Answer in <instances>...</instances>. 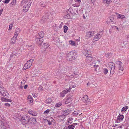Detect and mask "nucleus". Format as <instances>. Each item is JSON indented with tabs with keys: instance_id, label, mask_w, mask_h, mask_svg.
Here are the masks:
<instances>
[{
	"instance_id": "35",
	"label": "nucleus",
	"mask_w": 129,
	"mask_h": 129,
	"mask_svg": "<svg viewBox=\"0 0 129 129\" xmlns=\"http://www.w3.org/2000/svg\"><path fill=\"white\" fill-rule=\"evenodd\" d=\"M4 126L3 122L2 121L0 120V129H2Z\"/></svg>"
},
{
	"instance_id": "55",
	"label": "nucleus",
	"mask_w": 129,
	"mask_h": 129,
	"mask_svg": "<svg viewBox=\"0 0 129 129\" xmlns=\"http://www.w3.org/2000/svg\"><path fill=\"white\" fill-rule=\"evenodd\" d=\"M61 104H57L56 105V106L57 107H59L61 105Z\"/></svg>"
},
{
	"instance_id": "57",
	"label": "nucleus",
	"mask_w": 129,
	"mask_h": 129,
	"mask_svg": "<svg viewBox=\"0 0 129 129\" xmlns=\"http://www.w3.org/2000/svg\"><path fill=\"white\" fill-rule=\"evenodd\" d=\"M26 80H23V81H22L21 83H23V84L24 83L26 82Z\"/></svg>"
},
{
	"instance_id": "12",
	"label": "nucleus",
	"mask_w": 129,
	"mask_h": 129,
	"mask_svg": "<svg viewBox=\"0 0 129 129\" xmlns=\"http://www.w3.org/2000/svg\"><path fill=\"white\" fill-rule=\"evenodd\" d=\"M90 12V9H87L85 12V14H83V18L84 19H85L86 18H88L89 17V13Z\"/></svg>"
},
{
	"instance_id": "62",
	"label": "nucleus",
	"mask_w": 129,
	"mask_h": 129,
	"mask_svg": "<svg viewBox=\"0 0 129 129\" xmlns=\"http://www.w3.org/2000/svg\"><path fill=\"white\" fill-rule=\"evenodd\" d=\"M105 56L106 57H108L109 56V55L108 54H105Z\"/></svg>"
},
{
	"instance_id": "32",
	"label": "nucleus",
	"mask_w": 129,
	"mask_h": 129,
	"mask_svg": "<svg viewBox=\"0 0 129 129\" xmlns=\"http://www.w3.org/2000/svg\"><path fill=\"white\" fill-rule=\"evenodd\" d=\"M125 16L124 15L119 14L117 16V18H118L123 19L125 18Z\"/></svg>"
},
{
	"instance_id": "47",
	"label": "nucleus",
	"mask_w": 129,
	"mask_h": 129,
	"mask_svg": "<svg viewBox=\"0 0 129 129\" xmlns=\"http://www.w3.org/2000/svg\"><path fill=\"white\" fill-rule=\"evenodd\" d=\"M69 42L70 44L72 45H74L75 44L74 42L72 41H69Z\"/></svg>"
},
{
	"instance_id": "19",
	"label": "nucleus",
	"mask_w": 129,
	"mask_h": 129,
	"mask_svg": "<svg viewBox=\"0 0 129 129\" xmlns=\"http://www.w3.org/2000/svg\"><path fill=\"white\" fill-rule=\"evenodd\" d=\"M91 52L89 51L86 50L85 52H84V54L86 57L91 56Z\"/></svg>"
},
{
	"instance_id": "13",
	"label": "nucleus",
	"mask_w": 129,
	"mask_h": 129,
	"mask_svg": "<svg viewBox=\"0 0 129 129\" xmlns=\"http://www.w3.org/2000/svg\"><path fill=\"white\" fill-rule=\"evenodd\" d=\"M29 124H35L37 122L36 119L35 118L30 117V119L29 120Z\"/></svg>"
},
{
	"instance_id": "34",
	"label": "nucleus",
	"mask_w": 129,
	"mask_h": 129,
	"mask_svg": "<svg viewBox=\"0 0 129 129\" xmlns=\"http://www.w3.org/2000/svg\"><path fill=\"white\" fill-rule=\"evenodd\" d=\"M20 29L17 28L15 30V34L18 35V34L20 33Z\"/></svg>"
},
{
	"instance_id": "33",
	"label": "nucleus",
	"mask_w": 129,
	"mask_h": 129,
	"mask_svg": "<svg viewBox=\"0 0 129 129\" xmlns=\"http://www.w3.org/2000/svg\"><path fill=\"white\" fill-rule=\"evenodd\" d=\"M18 36V35L15 34L13 36V38H12L11 40V41H12V40H13L14 39V41L15 42L16 40L17 37Z\"/></svg>"
},
{
	"instance_id": "37",
	"label": "nucleus",
	"mask_w": 129,
	"mask_h": 129,
	"mask_svg": "<svg viewBox=\"0 0 129 129\" xmlns=\"http://www.w3.org/2000/svg\"><path fill=\"white\" fill-rule=\"evenodd\" d=\"M103 72L104 74H106L108 72V69L106 68H104Z\"/></svg>"
},
{
	"instance_id": "17",
	"label": "nucleus",
	"mask_w": 129,
	"mask_h": 129,
	"mask_svg": "<svg viewBox=\"0 0 129 129\" xmlns=\"http://www.w3.org/2000/svg\"><path fill=\"white\" fill-rule=\"evenodd\" d=\"M70 109H68L66 110L63 111L62 112L63 114L62 115H64L65 116H66L67 115L70 113Z\"/></svg>"
},
{
	"instance_id": "50",
	"label": "nucleus",
	"mask_w": 129,
	"mask_h": 129,
	"mask_svg": "<svg viewBox=\"0 0 129 129\" xmlns=\"http://www.w3.org/2000/svg\"><path fill=\"white\" fill-rule=\"evenodd\" d=\"M67 69L66 68H63L62 70V71L63 72L65 73L67 72Z\"/></svg>"
},
{
	"instance_id": "27",
	"label": "nucleus",
	"mask_w": 129,
	"mask_h": 129,
	"mask_svg": "<svg viewBox=\"0 0 129 129\" xmlns=\"http://www.w3.org/2000/svg\"><path fill=\"white\" fill-rule=\"evenodd\" d=\"M115 16L114 15L111 16L109 18L110 19L112 20L113 21V22H116V20L115 18Z\"/></svg>"
},
{
	"instance_id": "49",
	"label": "nucleus",
	"mask_w": 129,
	"mask_h": 129,
	"mask_svg": "<svg viewBox=\"0 0 129 129\" xmlns=\"http://www.w3.org/2000/svg\"><path fill=\"white\" fill-rule=\"evenodd\" d=\"M50 110L49 109H47L44 112V114H48Z\"/></svg>"
},
{
	"instance_id": "63",
	"label": "nucleus",
	"mask_w": 129,
	"mask_h": 129,
	"mask_svg": "<svg viewBox=\"0 0 129 129\" xmlns=\"http://www.w3.org/2000/svg\"><path fill=\"white\" fill-rule=\"evenodd\" d=\"M115 27L116 28V29L118 31H119V28L118 27H116V26H115Z\"/></svg>"
},
{
	"instance_id": "56",
	"label": "nucleus",
	"mask_w": 129,
	"mask_h": 129,
	"mask_svg": "<svg viewBox=\"0 0 129 129\" xmlns=\"http://www.w3.org/2000/svg\"><path fill=\"white\" fill-rule=\"evenodd\" d=\"M13 26V24L12 23H11L9 26V28H12Z\"/></svg>"
},
{
	"instance_id": "29",
	"label": "nucleus",
	"mask_w": 129,
	"mask_h": 129,
	"mask_svg": "<svg viewBox=\"0 0 129 129\" xmlns=\"http://www.w3.org/2000/svg\"><path fill=\"white\" fill-rule=\"evenodd\" d=\"M39 35L41 38H43L44 36V33L43 31H41L39 33Z\"/></svg>"
},
{
	"instance_id": "26",
	"label": "nucleus",
	"mask_w": 129,
	"mask_h": 129,
	"mask_svg": "<svg viewBox=\"0 0 129 129\" xmlns=\"http://www.w3.org/2000/svg\"><path fill=\"white\" fill-rule=\"evenodd\" d=\"M106 22L108 24H115L116 23V22H113L112 20L110 19H109V20L107 21Z\"/></svg>"
},
{
	"instance_id": "54",
	"label": "nucleus",
	"mask_w": 129,
	"mask_h": 129,
	"mask_svg": "<svg viewBox=\"0 0 129 129\" xmlns=\"http://www.w3.org/2000/svg\"><path fill=\"white\" fill-rule=\"evenodd\" d=\"M47 121L49 125H51L52 124V123L51 121H50L49 120H48Z\"/></svg>"
},
{
	"instance_id": "18",
	"label": "nucleus",
	"mask_w": 129,
	"mask_h": 129,
	"mask_svg": "<svg viewBox=\"0 0 129 129\" xmlns=\"http://www.w3.org/2000/svg\"><path fill=\"white\" fill-rule=\"evenodd\" d=\"M28 112L29 114L34 116H36L37 115L36 112L33 111L29 110Z\"/></svg>"
},
{
	"instance_id": "41",
	"label": "nucleus",
	"mask_w": 129,
	"mask_h": 129,
	"mask_svg": "<svg viewBox=\"0 0 129 129\" xmlns=\"http://www.w3.org/2000/svg\"><path fill=\"white\" fill-rule=\"evenodd\" d=\"M52 101V100L51 98H49L46 101V103H49Z\"/></svg>"
},
{
	"instance_id": "64",
	"label": "nucleus",
	"mask_w": 129,
	"mask_h": 129,
	"mask_svg": "<svg viewBox=\"0 0 129 129\" xmlns=\"http://www.w3.org/2000/svg\"><path fill=\"white\" fill-rule=\"evenodd\" d=\"M7 128L5 126H4V127H3L2 129H7V128Z\"/></svg>"
},
{
	"instance_id": "28",
	"label": "nucleus",
	"mask_w": 129,
	"mask_h": 129,
	"mask_svg": "<svg viewBox=\"0 0 129 129\" xmlns=\"http://www.w3.org/2000/svg\"><path fill=\"white\" fill-rule=\"evenodd\" d=\"M112 127H114L113 128H118L119 129V128H122V127L120 125L116 124H115V125H113Z\"/></svg>"
},
{
	"instance_id": "24",
	"label": "nucleus",
	"mask_w": 129,
	"mask_h": 129,
	"mask_svg": "<svg viewBox=\"0 0 129 129\" xmlns=\"http://www.w3.org/2000/svg\"><path fill=\"white\" fill-rule=\"evenodd\" d=\"M79 3L77 4H73V6L74 7H79L80 5V3L81 2V0H76Z\"/></svg>"
},
{
	"instance_id": "9",
	"label": "nucleus",
	"mask_w": 129,
	"mask_h": 129,
	"mask_svg": "<svg viewBox=\"0 0 129 129\" xmlns=\"http://www.w3.org/2000/svg\"><path fill=\"white\" fill-rule=\"evenodd\" d=\"M95 33V32L94 31L87 32L86 33V38L88 39L92 37L93 36L94 34Z\"/></svg>"
},
{
	"instance_id": "60",
	"label": "nucleus",
	"mask_w": 129,
	"mask_h": 129,
	"mask_svg": "<svg viewBox=\"0 0 129 129\" xmlns=\"http://www.w3.org/2000/svg\"><path fill=\"white\" fill-rule=\"evenodd\" d=\"M11 43L13 44H14L15 43V41H14V39L13 40H12V41H11Z\"/></svg>"
},
{
	"instance_id": "2",
	"label": "nucleus",
	"mask_w": 129,
	"mask_h": 129,
	"mask_svg": "<svg viewBox=\"0 0 129 129\" xmlns=\"http://www.w3.org/2000/svg\"><path fill=\"white\" fill-rule=\"evenodd\" d=\"M31 2V1L28 2V0H23L22 2V4L24 5L23 8H25L23 9L24 11L27 12L28 11V9L30 6Z\"/></svg>"
},
{
	"instance_id": "36",
	"label": "nucleus",
	"mask_w": 129,
	"mask_h": 129,
	"mask_svg": "<svg viewBox=\"0 0 129 129\" xmlns=\"http://www.w3.org/2000/svg\"><path fill=\"white\" fill-rule=\"evenodd\" d=\"M73 120V119L72 118H69V120L68 122H67V124H70L72 123V120Z\"/></svg>"
},
{
	"instance_id": "58",
	"label": "nucleus",
	"mask_w": 129,
	"mask_h": 129,
	"mask_svg": "<svg viewBox=\"0 0 129 129\" xmlns=\"http://www.w3.org/2000/svg\"><path fill=\"white\" fill-rule=\"evenodd\" d=\"M104 32V31H100L99 33L100 34H102V35Z\"/></svg>"
},
{
	"instance_id": "38",
	"label": "nucleus",
	"mask_w": 129,
	"mask_h": 129,
	"mask_svg": "<svg viewBox=\"0 0 129 129\" xmlns=\"http://www.w3.org/2000/svg\"><path fill=\"white\" fill-rule=\"evenodd\" d=\"M44 46L43 47L46 49L49 46V45L47 43H44Z\"/></svg>"
},
{
	"instance_id": "43",
	"label": "nucleus",
	"mask_w": 129,
	"mask_h": 129,
	"mask_svg": "<svg viewBox=\"0 0 129 129\" xmlns=\"http://www.w3.org/2000/svg\"><path fill=\"white\" fill-rule=\"evenodd\" d=\"M68 11H69V12L70 13H71V14H72L73 15V14H76V13H74V12L73 13L72 9L71 8H70L68 10Z\"/></svg>"
},
{
	"instance_id": "22",
	"label": "nucleus",
	"mask_w": 129,
	"mask_h": 129,
	"mask_svg": "<svg viewBox=\"0 0 129 129\" xmlns=\"http://www.w3.org/2000/svg\"><path fill=\"white\" fill-rule=\"evenodd\" d=\"M72 96L71 97L69 96L68 97V98L67 99L65 102V104H68L69 103H70L72 101Z\"/></svg>"
},
{
	"instance_id": "46",
	"label": "nucleus",
	"mask_w": 129,
	"mask_h": 129,
	"mask_svg": "<svg viewBox=\"0 0 129 129\" xmlns=\"http://www.w3.org/2000/svg\"><path fill=\"white\" fill-rule=\"evenodd\" d=\"M16 3V0H12L11 4L13 5H15Z\"/></svg>"
},
{
	"instance_id": "31",
	"label": "nucleus",
	"mask_w": 129,
	"mask_h": 129,
	"mask_svg": "<svg viewBox=\"0 0 129 129\" xmlns=\"http://www.w3.org/2000/svg\"><path fill=\"white\" fill-rule=\"evenodd\" d=\"M64 17L66 18L70 19V13H68L65 15L64 16Z\"/></svg>"
},
{
	"instance_id": "39",
	"label": "nucleus",
	"mask_w": 129,
	"mask_h": 129,
	"mask_svg": "<svg viewBox=\"0 0 129 129\" xmlns=\"http://www.w3.org/2000/svg\"><path fill=\"white\" fill-rule=\"evenodd\" d=\"M68 29V27L66 25H64V33H67V30Z\"/></svg>"
},
{
	"instance_id": "11",
	"label": "nucleus",
	"mask_w": 129,
	"mask_h": 129,
	"mask_svg": "<svg viewBox=\"0 0 129 129\" xmlns=\"http://www.w3.org/2000/svg\"><path fill=\"white\" fill-rule=\"evenodd\" d=\"M82 100L83 102L87 103H89L90 100L87 95H84L82 98Z\"/></svg>"
},
{
	"instance_id": "45",
	"label": "nucleus",
	"mask_w": 129,
	"mask_h": 129,
	"mask_svg": "<svg viewBox=\"0 0 129 129\" xmlns=\"http://www.w3.org/2000/svg\"><path fill=\"white\" fill-rule=\"evenodd\" d=\"M128 108V107L125 106L123 107L121 111H126Z\"/></svg>"
},
{
	"instance_id": "53",
	"label": "nucleus",
	"mask_w": 129,
	"mask_h": 129,
	"mask_svg": "<svg viewBox=\"0 0 129 129\" xmlns=\"http://www.w3.org/2000/svg\"><path fill=\"white\" fill-rule=\"evenodd\" d=\"M9 1L10 0H5V1L4 2V3L5 4H8L9 3Z\"/></svg>"
},
{
	"instance_id": "40",
	"label": "nucleus",
	"mask_w": 129,
	"mask_h": 129,
	"mask_svg": "<svg viewBox=\"0 0 129 129\" xmlns=\"http://www.w3.org/2000/svg\"><path fill=\"white\" fill-rule=\"evenodd\" d=\"M79 113V112L78 111H75L72 114V115H77Z\"/></svg>"
},
{
	"instance_id": "15",
	"label": "nucleus",
	"mask_w": 129,
	"mask_h": 129,
	"mask_svg": "<svg viewBox=\"0 0 129 129\" xmlns=\"http://www.w3.org/2000/svg\"><path fill=\"white\" fill-rule=\"evenodd\" d=\"M31 66V63H29L27 61L25 64L23 69L24 70H25L28 68H30Z\"/></svg>"
},
{
	"instance_id": "10",
	"label": "nucleus",
	"mask_w": 129,
	"mask_h": 129,
	"mask_svg": "<svg viewBox=\"0 0 129 129\" xmlns=\"http://www.w3.org/2000/svg\"><path fill=\"white\" fill-rule=\"evenodd\" d=\"M71 90V89L69 87V89H66L65 90H63L60 93V96L62 97H64L65 95V94L70 91Z\"/></svg>"
},
{
	"instance_id": "42",
	"label": "nucleus",
	"mask_w": 129,
	"mask_h": 129,
	"mask_svg": "<svg viewBox=\"0 0 129 129\" xmlns=\"http://www.w3.org/2000/svg\"><path fill=\"white\" fill-rule=\"evenodd\" d=\"M18 53V52L17 51H14L13 52V53L11 55V56L14 57Z\"/></svg>"
},
{
	"instance_id": "61",
	"label": "nucleus",
	"mask_w": 129,
	"mask_h": 129,
	"mask_svg": "<svg viewBox=\"0 0 129 129\" xmlns=\"http://www.w3.org/2000/svg\"><path fill=\"white\" fill-rule=\"evenodd\" d=\"M27 86H28L27 85H25L24 86V88L25 89H26V88H27Z\"/></svg>"
},
{
	"instance_id": "25",
	"label": "nucleus",
	"mask_w": 129,
	"mask_h": 129,
	"mask_svg": "<svg viewBox=\"0 0 129 129\" xmlns=\"http://www.w3.org/2000/svg\"><path fill=\"white\" fill-rule=\"evenodd\" d=\"M28 101L30 103H32L33 102V100L30 95H29L27 97Z\"/></svg>"
},
{
	"instance_id": "6",
	"label": "nucleus",
	"mask_w": 129,
	"mask_h": 129,
	"mask_svg": "<svg viewBox=\"0 0 129 129\" xmlns=\"http://www.w3.org/2000/svg\"><path fill=\"white\" fill-rule=\"evenodd\" d=\"M50 14H51L49 12L47 11L46 12L45 16H44L42 17V19L41 21V22L42 23L46 21Z\"/></svg>"
},
{
	"instance_id": "59",
	"label": "nucleus",
	"mask_w": 129,
	"mask_h": 129,
	"mask_svg": "<svg viewBox=\"0 0 129 129\" xmlns=\"http://www.w3.org/2000/svg\"><path fill=\"white\" fill-rule=\"evenodd\" d=\"M3 11V9H2L0 11V16L2 14V12Z\"/></svg>"
},
{
	"instance_id": "8",
	"label": "nucleus",
	"mask_w": 129,
	"mask_h": 129,
	"mask_svg": "<svg viewBox=\"0 0 129 129\" xmlns=\"http://www.w3.org/2000/svg\"><path fill=\"white\" fill-rule=\"evenodd\" d=\"M116 62L117 64L119 70L122 71L124 70V68L122 62L119 60L116 61Z\"/></svg>"
},
{
	"instance_id": "21",
	"label": "nucleus",
	"mask_w": 129,
	"mask_h": 129,
	"mask_svg": "<svg viewBox=\"0 0 129 129\" xmlns=\"http://www.w3.org/2000/svg\"><path fill=\"white\" fill-rule=\"evenodd\" d=\"M111 66H110L111 68L110 72L111 73L113 74L114 73L115 70V66L113 65H111Z\"/></svg>"
},
{
	"instance_id": "48",
	"label": "nucleus",
	"mask_w": 129,
	"mask_h": 129,
	"mask_svg": "<svg viewBox=\"0 0 129 129\" xmlns=\"http://www.w3.org/2000/svg\"><path fill=\"white\" fill-rule=\"evenodd\" d=\"M34 60L33 59H31L27 61L29 63H31V64L32 63Z\"/></svg>"
},
{
	"instance_id": "3",
	"label": "nucleus",
	"mask_w": 129,
	"mask_h": 129,
	"mask_svg": "<svg viewBox=\"0 0 129 129\" xmlns=\"http://www.w3.org/2000/svg\"><path fill=\"white\" fill-rule=\"evenodd\" d=\"M29 119H30L29 116L24 115L22 116L21 119H20V120L21 123L23 125H25L29 123Z\"/></svg>"
},
{
	"instance_id": "52",
	"label": "nucleus",
	"mask_w": 129,
	"mask_h": 129,
	"mask_svg": "<svg viewBox=\"0 0 129 129\" xmlns=\"http://www.w3.org/2000/svg\"><path fill=\"white\" fill-rule=\"evenodd\" d=\"M43 89V87L42 86H40L39 88V90L40 91H41Z\"/></svg>"
},
{
	"instance_id": "44",
	"label": "nucleus",
	"mask_w": 129,
	"mask_h": 129,
	"mask_svg": "<svg viewBox=\"0 0 129 129\" xmlns=\"http://www.w3.org/2000/svg\"><path fill=\"white\" fill-rule=\"evenodd\" d=\"M68 127L69 129H73L75 127V126L72 124L69 125Z\"/></svg>"
},
{
	"instance_id": "7",
	"label": "nucleus",
	"mask_w": 129,
	"mask_h": 129,
	"mask_svg": "<svg viewBox=\"0 0 129 129\" xmlns=\"http://www.w3.org/2000/svg\"><path fill=\"white\" fill-rule=\"evenodd\" d=\"M91 56L86 57V61L87 62L88 64L91 66H92L93 61H92L93 59V58L91 57Z\"/></svg>"
},
{
	"instance_id": "1",
	"label": "nucleus",
	"mask_w": 129,
	"mask_h": 129,
	"mask_svg": "<svg viewBox=\"0 0 129 129\" xmlns=\"http://www.w3.org/2000/svg\"><path fill=\"white\" fill-rule=\"evenodd\" d=\"M1 85L2 83L0 82V92L1 94L3 96H1V100L3 102H11V100L7 98H8V93L4 87H1Z\"/></svg>"
},
{
	"instance_id": "23",
	"label": "nucleus",
	"mask_w": 129,
	"mask_h": 129,
	"mask_svg": "<svg viewBox=\"0 0 129 129\" xmlns=\"http://www.w3.org/2000/svg\"><path fill=\"white\" fill-rule=\"evenodd\" d=\"M47 4V3L41 2L40 3V5L42 7L46 8Z\"/></svg>"
},
{
	"instance_id": "51",
	"label": "nucleus",
	"mask_w": 129,
	"mask_h": 129,
	"mask_svg": "<svg viewBox=\"0 0 129 129\" xmlns=\"http://www.w3.org/2000/svg\"><path fill=\"white\" fill-rule=\"evenodd\" d=\"M5 106L6 107H10V104L8 103H5L4 104Z\"/></svg>"
},
{
	"instance_id": "16",
	"label": "nucleus",
	"mask_w": 129,
	"mask_h": 129,
	"mask_svg": "<svg viewBox=\"0 0 129 129\" xmlns=\"http://www.w3.org/2000/svg\"><path fill=\"white\" fill-rule=\"evenodd\" d=\"M102 36V35L99 33H98L93 39L95 41H97Z\"/></svg>"
},
{
	"instance_id": "14",
	"label": "nucleus",
	"mask_w": 129,
	"mask_h": 129,
	"mask_svg": "<svg viewBox=\"0 0 129 129\" xmlns=\"http://www.w3.org/2000/svg\"><path fill=\"white\" fill-rule=\"evenodd\" d=\"M35 41L37 43L40 45L43 42V39L42 38H37L35 39Z\"/></svg>"
},
{
	"instance_id": "4",
	"label": "nucleus",
	"mask_w": 129,
	"mask_h": 129,
	"mask_svg": "<svg viewBox=\"0 0 129 129\" xmlns=\"http://www.w3.org/2000/svg\"><path fill=\"white\" fill-rule=\"evenodd\" d=\"M76 54L75 52H71L67 55V59L68 60L72 61L76 58Z\"/></svg>"
},
{
	"instance_id": "30",
	"label": "nucleus",
	"mask_w": 129,
	"mask_h": 129,
	"mask_svg": "<svg viewBox=\"0 0 129 129\" xmlns=\"http://www.w3.org/2000/svg\"><path fill=\"white\" fill-rule=\"evenodd\" d=\"M103 2L104 3H106L109 4L111 2V0H103Z\"/></svg>"
},
{
	"instance_id": "20",
	"label": "nucleus",
	"mask_w": 129,
	"mask_h": 129,
	"mask_svg": "<svg viewBox=\"0 0 129 129\" xmlns=\"http://www.w3.org/2000/svg\"><path fill=\"white\" fill-rule=\"evenodd\" d=\"M119 115V116H118L117 120V122H118V121L123 120L124 117L123 116V115H120V114Z\"/></svg>"
},
{
	"instance_id": "5",
	"label": "nucleus",
	"mask_w": 129,
	"mask_h": 129,
	"mask_svg": "<svg viewBox=\"0 0 129 129\" xmlns=\"http://www.w3.org/2000/svg\"><path fill=\"white\" fill-rule=\"evenodd\" d=\"M100 62L99 60H98L97 62L94 63H92V66H90L91 67H93L95 68V71L97 72H99V71L100 68L99 66L97 63L100 64Z\"/></svg>"
}]
</instances>
